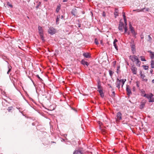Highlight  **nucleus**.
<instances>
[{"instance_id": "obj_56", "label": "nucleus", "mask_w": 154, "mask_h": 154, "mask_svg": "<svg viewBox=\"0 0 154 154\" xmlns=\"http://www.w3.org/2000/svg\"><path fill=\"white\" fill-rule=\"evenodd\" d=\"M78 26L79 27H81V24H78Z\"/></svg>"}, {"instance_id": "obj_60", "label": "nucleus", "mask_w": 154, "mask_h": 154, "mask_svg": "<svg viewBox=\"0 0 154 154\" xmlns=\"http://www.w3.org/2000/svg\"><path fill=\"white\" fill-rule=\"evenodd\" d=\"M64 18V16L63 15H62L61 17V19H63Z\"/></svg>"}, {"instance_id": "obj_52", "label": "nucleus", "mask_w": 154, "mask_h": 154, "mask_svg": "<svg viewBox=\"0 0 154 154\" xmlns=\"http://www.w3.org/2000/svg\"><path fill=\"white\" fill-rule=\"evenodd\" d=\"M146 97L148 99H149V94H147V96H146Z\"/></svg>"}, {"instance_id": "obj_8", "label": "nucleus", "mask_w": 154, "mask_h": 154, "mask_svg": "<svg viewBox=\"0 0 154 154\" xmlns=\"http://www.w3.org/2000/svg\"><path fill=\"white\" fill-rule=\"evenodd\" d=\"M121 79L119 80L118 78L117 79V81L116 83V87L119 89L120 88V85L121 83Z\"/></svg>"}, {"instance_id": "obj_59", "label": "nucleus", "mask_w": 154, "mask_h": 154, "mask_svg": "<svg viewBox=\"0 0 154 154\" xmlns=\"http://www.w3.org/2000/svg\"><path fill=\"white\" fill-rule=\"evenodd\" d=\"M108 86H109V88H112V86H111V85H110V84H108Z\"/></svg>"}, {"instance_id": "obj_3", "label": "nucleus", "mask_w": 154, "mask_h": 154, "mask_svg": "<svg viewBox=\"0 0 154 154\" xmlns=\"http://www.w3.org/2000/svg\"><path fill=\"white\" fill-rule=\"evenodd\" d=\"M124 27V23L121 21H120L118 26V29L121 32H122Z\"/></svg>"}, {"instance_id": "obj_14", "label": "nucleus", "mask_w": 154, "mask_h": 154, "mask_svg": "<svg viewBox=\"0 0 154 154\" xmlns=\"http://www.w3.org/2000/svg\"><path fill=\"white\" fill-rule=\"evenodd\" d=\"M130 30L131 31V33L133 34L134 37H135L136 35H137V33L135 32V30L134 29V28H132L131 29H130Z\"/></svg>"}, {"instance_id": "obj_54", "label": "nucleus", "mask_w": 154, "mask_h": 154, "mask_svg": "<svg viewBox=\"0 0 154 154\" xmlns=\"http://www.w3.org/2000/svg\"><path fill=\"white\" fill-rule=\"evenodd\" d=\"M149 10V8H147L146 9V11H148Z\"/></svg>"}, {"instance_id": "obj_23", "label": "nucleus", "mask_w": 154, "mask_h": 154, "mask_svg": "<svg viewBox=\"0 0 154 154\" xmlns=\"http://www.w3.org/2000/svg\"><path fill=\"white\" fill-rule=\"evenodd\" d=\"M109 72L110 76L111 77V78H112V75L114 73V72L112 71V70H109Z\"/></svg>"}, {"instance_id": "obj_37", "label": "nucleus", "mask_w": 154, "mask_h": 154, "mask_svg": "<svg viewBox=\"0 0 154 154\" xmlns=\"http://www.w3.org/2000/svg\"><path fill=\"white\" fill-rule=\"evenodd\" d=\"M7 5L11 8L13 7V5L11 4H10L9 2H7Z\"/></svg>"}, {"instance_id": "obj_33", "label": "nucleus", "mask_w": 154, "mask_h": 154, "mask_svg": "<svg viewBox=\"0 0 154 154\" xmlns=\"http://www.w3.org/2000/svg\"><path fill=\"white\" fill-rule=\"evenodd\" d=\"M124 28L125 30L124 33H126L128 31V29L127 26H125Z\"/></svg>"}, {"instance_id": "obj_63", "label": "nucleus", "mask_w": 154, "mask_h": 154, "mask_svg": "<svg viewBox=\"0 0 154 154\" xmlns=\"http://www.w3.org/2000/svg\"><path fill=\"white\" fill-rule=\"evenodd\" d=\"M141 38H142V39H143V36L141 35Z\"/></svg>"}, {"instance_id": "obj_55", "label": "nucleus", "mask_w": 154, "mask_h": 154, "mask_svg": "<svg viewBox=\"0 0 154 154\" xmlns=\"http://www.w3.org/2000/svg\"><path fill=\"white\" fill-rule=\"evenodd\" d=\"M150 72L152 74V72H153V69H151L150 71Z\"/></svg>"}, {"instance_id": "obj_4", "label": "nucleus", "mask_w": 154, "mask_h": 154, "mask_svg": "<svg viewBox=\"0 0 154 154\" xmlns=\"http://www.w3.org/2000/svg\"><path fill=\"white\" fill-rule=\"evenodd\" d=\"M126 91L127 93V94L128 96H129L130 94H131L132 92L129 85H127Z\"/></svg>"}, {"instance_id": "obj_25", "label": "nucleus", "mask_w": 154, "mask_h": 154, "mask_svg": "<svg viewBox=\"0 0 154 154\" xmlns=\"http://www.w3.org/2000/svg\"><path fill=\"white\" fill-rule=\"evenodd\" d=\"M140 58L141 60L142 61H146L144 56H141L140 57Z\"/></svg>"}, {"instance_id": "obj_29", "label": "nucleus", "mask_w": 154, "mask_h": 154, "mask_svg": "<svg viewBox=\"0 0 154 154\" xmlns=\"http://www.w3.org/2000/svg\"><path fill=\"white\" fill-rule=\"evenodd\" d=\"M121 82H122V84L123 85H124L125 83V82L126 81V79H121Z\"/></svg>"}, {"instance_id": "obj_17", "label": "nucleus", "mask_w": 154, "mask_h": 154, "mask_svg": "<svg viewBox=\"0 0 154 154\" xmlns=\"http://www.w3.org/2000/svg\"><path fill=\"white\" fill-rule=\"evenodd\" d=\"M148 52L150 53V57L151 59H153L154 58V52H152L151 51H149Z\"/></svg>"}, {"instance_id": "obj_16", "label": "nucleus", "mask_w": 154, "mask_h": 154, "mask_svg": "<svg viewBox=\"0 0 154 154\" xmlns=\"http://www.w3.org/2000/svg\"><path fill=\"white\" fill-rule=\"evenodd\" d=\"M82 152L80 150H77L75 151L73 154H82Z\"/></svg>"}, {"instance_id": "obj_53", "label": "nucleus", "mask_w": 154, "mask_h": 154, "mask_svg": "<svg viewBox=\"0 0 154 154\" xmlns=\"http://www.w3.org/2000/svg\"><path fill=\"white\" fill-rule=\"evenodd\" d=\"M68 0H63V2H67Z\"/></svg>"}, {"instance_id": "obj_11", "label": "nucleus", "mask_w": 154, "mask_h": 154, "mask_svg": "<svg viewBox=\"0 0 154 154\" xmlns=\"http://www.w3.org/2000/svg\"><path fill=\"white\" fill-rule=\"evenodd\" d=\"M38 29L39 34H44L43 30L41 26H39L38 27Z\"/></svg>"}, {"instance_id": "obj_27", "label": "nucleus", "mask_w": 154, "mask_h": 154, "mask_svg": "<svg viewBox=\"0 0 154 154\" xmlns=\"http://www.w3.org/2000/svg\"><path fill=\"white\" fill-rule=\"evenodd\" d=\"M153 96V94H152L151 93H150V94L149 95V100H154V99H152V97Z\"/></svg>"}, {"instance_id": "obj_40", "label": "nucleus", "mask_w": 154, "mask_h": 154, "mask_svg": "<svg viewBox=\"0 0 154 154\" xmlns=\"http://www.w3.org/2000/svg\"><path fill=\"white\" fill-rule=\"evenodd\" d=\"M125 23V26H127V20L126 18H124V19Z\"/></svg>"}, {"instance_id": "obj_15", "label": "nucleus", "mask_w": 154, "mask_h": 154, "mask_svg": "<svg viewBox=\"0 0 154 154\" xmlns=\"http://www.w3.org/2000/svg\"><path fill=\"white\" fill-rule=\"evenodd\" d=\"M77 13V10L75 8H74L73 9L71 12V13L72 14V15L75 16V14Z\"/></svg>"}, {"instance_id": "obj_13", "label": "nucleus", "mask_w": 154, "mask_h": 154, "mask_svg": "<svg viewBox=\"0 0 154 154\" xmlns=\"http://www.w3.org/2000/svg\"><path fill=\"white\" fill-rule=\"evenodd\" d=\"M97 91H98L100 93L101 97L103 98L104 97V95L102 89L98 90H97Z\"/></svg>"}, {"instance_id": "obj_39", "label": "nucleus", "mask_w": 154, "mask_h": 154, "mask_svg": "<svg viewBox=\"0 0 154 154\" xmlns=\"http://www.w3.org/2000/svg\"><path fill=\"white\" fill-rule=\"evenodd\" d=\"M36 76L40 80V81L42 82V81H43L42 79L40 78L38 75H36Z\"/></svg>"}, {"instance_id": "obj_47", "label": "nucleus", "mask_w": 154, "mask_h": 154, "mask_svg": "<svg viewBox=\"0 0 154 154\" xmlns=\"http://www.w3.org/2000/svg\"><path fill=\"white\" fill-rule=\"evenodd\" d=\"M117 42V40L116 39H115L113 41V44H116V43Z\"/></svg>"}, {"instance_id": "obj_51", "label": "nucleus", "mask_w": 154, "mask_h": 154, "mask_svg": "<svg viewBox=\"0 0 154 154\" xmlns=\"http://www.w3.org/2000/svg\"><path fill=\"white\" fill-rule=\"evenodd\" d=\"M145 8H143L142 9H141L140 10V11H143V12H144V10L145 9Z\"/></svg>"}, {"instance_id": "obj_19", "label": "nucleus", "mask_w": 154, "mask_h": 154, "mask_svg": "<svg viewBox=\"0 0 154 154\" xmlns=\"http://www.w3.org/2000/svg\"><path fill=\"white\" fill-rule=\"evenodd\" d=\"M145 103L144 102H141V103L140 105V108L141 109H143L145 105Z\"/></svg>"}, {"instance_id": "obj_57", "label": "nucleus", "mask_w": 154, "mask_h": 154, "mask_svg": "<svg viewBox=\"0 0 154 154\" xmlns=\"http://www.w3.org/2000/svg\"><path fill=\"white\" fill-rule=\"evenodd\" d=\"M147 94H145L144 95H143V97H146V96H147Z\"/></svg>"}, {"instance_id": "obj_10", "label": "nucleus", "mask_w": 154, "mask_h": 154, "mask_svg": "<svg viewBox=\"0 0 154 154\" xmlns=\"http://www.w3.org/2000/svg\"><path fill=\"white\" fill-rule=\"evenodd\" d=\"M114 14L115 18H116L117 16H119V10L118 8H115Z\"/></svg>"}, {"instance_id": "obj_7", "label": "nucleus", "mask_w": 154, "mask_h": 154, "mask_svg": "<svg viewBox=\"0 0 154 154\" xmlns=\"http://www.w3.org/2000/svg\"><path fill=\"white\" fill-rule=\"evenodd\" d=\"M116 116L117 117V120L120 121L122 119V113L120 112H118Z\"/></svg>"}, {"instance_id": "obj_58", "label": "nucleus", "mask_w": 154, "mask_h": 154, "mask_svg": "<svg viewBox=\"0 0 154 154\" xmlns=\"http://www.w3.org/2000/svg\"><path fill=\"white\" fill-rule=\"evenodd\" d=\"M112 94H113L114 95L115 94V91H112Z\"/></svg>"}, {"instance_id": "obj_9", "label": "nucleus", "mask_w": 154, "mask_h": 154, "mask_svg": "<svg viewBox=\"0 0 154 154\" xmlns=\"http://www.w3.org/2000/svg\"><path fill=\"white\" fill-rule=\"evenodd\" d=\"M81 64L83 65H86L87 66H88L89 65V63H88V62L85 61V60L84 59H82L81 62Z\"/></svg>"}, {"instance_id": "obj_36", "label": "nucleus", "mask_w": 154, "mask_h": 154, "mask_svg": "<svg viewBox=\"0 0 154 154\" xmlns=\"http://www.w3.org/2000/svg\"><path fill=\"white\" fill-rule=\"evenodd\" d=\"M113 44V45L114 46L115 48L116 49V50L117 51H118V48L116 44Z\"/></svg>"}, {"instance_id": "obj_34", "label": "nucleus", "mask_w": 154, "mask_h": 154, "mask_svg": "<svg viewBox=\"0 0 154 154\" xmlns=\"http://www.w3.org/2000/svg\"><path fill=\"white\" fill-rule=\"evenodd\" d=\"M41 4V2H39L37 5L36 6V9H37L39 7L40 5Z\"/></svg>"}, {"instance_id": "obj_46", "label": "nucleus", "mask_w": 154, "mask_h": 154, "mask_svg": "<svg viewBox=\"0 0 154 154\" xmlns=\"http://www.w3.org/2000/svg\"><path fill=\"white\" fill-rule=\"evenodd\" d=\"M12 107H9L8 108V110L9 112H10L11 110H12Z\"/></svg>"}, {"instance_id": "obj_28", "label": "nucleus", "mask_w": 154, "mask_h": 154, "mask_svg": "<svg viewBox=\"0 0 154 154\" xmlns=\"http://www.w3.org/2000/svg\"><path fill=\"white\" fill-rule=\"evenodd\" d=\"M2 59L8 63V64H9L8 62V61H7V60L8 59V58L5 57V56H4L2 57Z\"/></svg>"}, {"instance_id": "obj_41", "label": "nucleus", "mask_w": 154, "mask_h": 154, "mask_svg": "<svg viewBox=\"0 0 154 154\" xmlns=\"http://www.w3.org/2000/svg\"><path fill=\"white\" fill-rule=\"evenodd\" d=\"M137 86L139 88V82H136Z\"/></svg>"}, {"instance_id": "obj_42", "label": "nucleus", "mask_w": 154, "mask_h": 154, "mask_svg": "<svg viewBox=\"0 0 154 154\" xmlns=\"http://www.w3.org/2000/svg\"><path fill=\"white\" fill-rule=\"evenodd\" d=\"M97 85H101V82L100 79L98 80Z\"/></svg>"}, {"instance_id": "obj_50", "label": "nucleus", "mask_w": 154, "mask_h": 154, "mask_svg": "<svg viewBox=\"0 0 154 154\" xmlns=\"http://www.w3.org/2000/svg\"><path fill=\"white\" fill-rule=\"evenodd\" d=\"M149 102H150V103L154 102V100H149Z\"/></svg>"}, {"instance_id": "obj_43", "label": "nucleus", "mask_w": 154, "mask_h": 154, "mask_svg": "<svg viewBox=\"0 0 154 154\" xmlns=\"http://www.w3.org/2000/svg\"><path fill=\"white\" fill-rule=\"evenodd\" d=\"M116 61H114L113 62V66H114L115 67L116 64Z\"/></svg>"}, {"instance_id": "obj_21", "label": "nucleus", "mask_w": 154, "mask_h": 154, "mask_svg": "<svg viewBox=\"0 0 154 154\" xmlns=\"http://www.w3.org/2000/svg\"><path fill=\"white\" fill-rule=\"evenodd\" d=\"M60 9V5H59L57 6V8L56 10V11L57 13H58Z\"/></svg>"}, {"instance_id": "obj_31", "label": "nucleus", "mask_w": 154, "mask_h": 154, "mask_svg": "<svg viewBox=\"0 0 154 154\" xmlns=\"http://www.w3.org/2000/svg\"><path fill=\"white\" fill-rule=\"evenodd\" d=\"M94 43L97 45H98L99 44V42H98V40L96 38H95L94 39Z\"/></svg>"}, {"instance_id": "obj_64", "label": "nucleus", "mask_w": 154, "mask_h": 154, "mask_svg": "<svg viewBox=\"0 0 154 154\" xmlns=\"http://www.w3.org/2000/svg\"><path fill=\"white\" fill-rule=\"evenodd\" d=\"M152 82L153 83H154V79H153V80H152Z\"/></svg>"}, {"instance_id": "obj_62", "label": "nucleus", "mask_w": 154, "mask_h": 154, "mask_svg": "<svg viewBox=\"0 0 154 154\" xmlns=\"http://www.w3.org/2000/svg\"><path fill=\"white\" fill-rule=\"evenodd\" d=\"M100 44H102V43H103V41L102 40H101L100 41Z\"/></svg>"}, {"instance_id": "obj_2", "label": "nucleus", "mask_w": 154, "mask_h": 154, "mask_svg": "<svg viewBox=\"0 0 154 154\" xmlns=\"http://www.w3.org/2000/svg\"><path fill=\"white\" fill-rule=\"evenodd\" d=\"M130 44V46L131 48L132 53L133 54H134L136 52L135 45L134 43V41L131 42Z\"/></svg>"}, {"instance_id": "obj_38", "label": "nucleus", "mask_w": 154, "mask_h": 154, "mask_svg": "<svg viewBox=\"0 0 154 154\" xmlns=\"http://www.w3.org/2000/svg\"><path fill=\"white\" fill-rule=\"evenodd\" d=\"M97 88L98 90L102 89V87L101 86V85H97Z\"/></svg>"}, {"instance_id": "obj_18", "label": "nucleus", "mask_w": 154, "mask_h": 154, "mask_svg": "<svg viewBox=\"0 0 154 154\" xmlns=\"http://www.w3.org/2000/svg\"><path fill=\"white\" fill-rule=\"evenodd\" d=\"M136 65L139 67L140 66V64H141V62L139 60V59H138L136 61Z\"/></svg>"}, {"instance_id": "obj_49", "label": "nucleus", "mask_w": 154, "mask_h": 154, "mask_svg": "<svg viewBox=\"0 0 154 154\" xmlns=\"http://www.w3.org/2000/svg\"><path fill=\"white\" fill-rule=\"evenodd\" d=\"M102 16L103 17H105L106 16V14L104 11H103L102 14Z\"/></svg>"}, {"instance_id": "obj_44", "label": "nucleus", "mask_w": 154, "mask_h": 154, "mask_svg": "<svg viewBox=\"0 0 154 154\" xmlns=\"http://www.w3.org/2000/svg\"><path fill=\"white\" fill-rule=\"evenodd\" d=\"M129 26L130 29H131L132 28H134L133 27H132L130 23H129Z\"/></svg>"}, {"instance_id": "obj_45", "label": "nucleus", "mask_w": 154, "mask_h": 154, "mask_svg": "<svg viewBox=\"0 0 154 154\" xmlns=\"http://www.w3.org/2000/svg\"><path fill=\"white\" fill-rule=\"evenodd\" d=\"M123 19L126 18L125 14V12H123Z\"/></svg>"}, {"instance_id": "obj_32", "label": "nucleus", "mask_w": 154, "mask_h": 154, "mask_svg": "<svg viewBox=\"0 0 154 154\" xmlns=\"http://www.w3.org/2000/svg\"><path fill=\"white\" fill-rule=\"evenodd\" d=\"M142 66L143 67V69L145 70L148 69L149 67L148 66H146L145 65H143Z\"/></svg>"}, {"instance_id": "obj_26", "label": "nucleus", "mask_w": 154, "mask_h": 154, "mask_svg": "<svg viewBox=\"0 0 154 154\" xmlns=\"http://www.w3.org/2000/svg\"><path fill=\"white\" fill-rule=\"evenodd\" d=\"M60 18L58 17H57L56 21V25H58L59 23V21L60 20Z\"/></svg>"}, {"instance_id": "obj_30", "label": "nucleus", "mask_w": 154, "mask_h": 154, "mask_svg": "<svg viewBox=\"0 0 154 154\" xmlns=\"http://www.w3.org/2000/svg\"><path fill=\"white\" fill-rule=\"evenodd\" d=\"M8 72H10L11 71L12 68V67L11 66L9 65V64H8Z\"/></svg>"}, {"instance_id": "obj_12", "label": "nucleus", "mask_w": 154, "mask_h": 154, "mask_svg": "<svg viewBox=\"0 0 154 154\" xmlns=\"http://www.w3.org/2000/svg\"><path fill=\"white\" fill-rule=\"evenodd\" d=\"M83 55L85 58H89L91 57V56L89 54V53H84L83 54Z\"/></svg>"}, {"instance_id": "obj_24", "label": "nucleus", "mask_w": 154, "mask_h": 154, "mask_svg": "<svg viewBox=\"0 0 154 154\" xmlns=\"http://www.w3.org/2000/svg\"><path fill=\"white\" fill-rule=\"evenodd\" d=\"M134 55H130L129 56V59L131 60L133 62H134Z\"/></svg>"}, {"instance_id": "obj_22", "label": "nucleus", "mask_w": 154, "mask_h": 154, "mask_svg": "<svg viewBox=\"0 0 154 154\" xmlns=\"http://www.w3.org/2000/svg\"><path fill=\"white\" fill-rule=\"evenodd\" d=\"M151 67L152 68H154V60H152L151 62Z\"/></svg>"}, {"instance_id": "obj_6", "label": "nucleus", "mask_w": 154, "mask_h": 154, "mask_svg": "<svg viewBox=\"0 0 154 154\" xmlns=\"http://www.w3.org/2000/svg\"><path fill=\"white\" fill-rule=\"evenodd\" d=\"M140 75L143 81L145 82H147L148 80L146 78H144L145 77V75L142 74V72L140 71Z\"/></svg>"}, {"instance_id": "obj_48", "label": "nucleus", "mask_w": 154, "mask_h": 154, "mask_svg": "<svg viewBox=\"0 0 154 154\" xmlns=\"http://www.w3.org/2000/svg\"><path fill=\"white\" fill-rule=\"evenodd\" d=\"M148 37L149 38V41H150L152 40V38L150 35H148Z\"/></svg>"}, {"instance_id": "obj_35", "label": "nucleus", "mask_w": 154, "mask_h": 154, "mask_svg": "<svg viewBox=\"0 0 154 154\" xmlns=\"http://www.w3.org/2000/svg\"><path fill=\"white\" fill-rule=\"evenodd\" d=\"M134 62L136 61L138 59L137 56H136L134 55Z\"/></svg>"}, {"instance_id": "obj_5", "label": "nucleus", "mask_w": 154, "mask_h": 154, "mask_svg": "<svg viewBox=\"0 0 154 154\" xmlns=\"http://www.w3.org/2000/svg\"><path fill=\"white\" fill-rule=\"evenodd\" d=\"M132 73L134 74H136L137 73V68L134 66H132L131 68Z\"/></svg>"}, {"instance_id": "obj_61", "label": "nucleus", "mask_w": 154, "mask_h": 154, "mask_svg": "<svg viewBox=\"0 0 154 154\" xmlns=\"http://www.w3.org/2000/svg\"><path fill=\"white\" fill-rule=\"evenodd\" d=\"M120 68V66H118L117 67V71H118V70H119V69Z\"/></svg>"}, {"instance_id": "obj_1", "label": "nucleus", "mask_w": 154, "mask_h": 154, "mask_svg": "<svg viewBox=\"0 0 154 154\" xmlns=\"http://www.w3.org/2000/svg\"><path fill=\"white\" fill-rule=\"evenodd\" d=\"M48 32L49 34L52 35L56 33V30L53 27H50L48 30Z\"/></svg>"}, {"instance_id": "obj_20", "label": "nucleus", "mask_w": 154, "mask_h": 154, "mask_svg": "<svg viewBox=\"0 0 154 154\" xmlns=\"http://www.w3.org/2000/svg\"><path fill=\"white\" fill-rule=\"evenodd\" d=\"M40 36L41 39L43 42L45 41V39L44 38V34H39Z\"/></svg>"}]
</instances>
